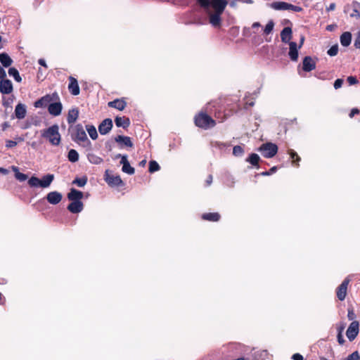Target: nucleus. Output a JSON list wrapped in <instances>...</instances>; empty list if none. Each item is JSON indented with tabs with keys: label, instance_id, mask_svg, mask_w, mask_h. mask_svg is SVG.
I'll return each instance as SVG.
<instances>
[{
	"label": "nucleus",
	"instance_id": "nucleus-24",
	"mask_svg": "<svg viewBox=\"0 0 360 360\" xmlns=\"http://www.w3.org/2000/svg\"><path fill=\"white\" fill-rule=\"evenodd\" d=\"M115 122L117 127L123 128H127L130 124L129 119L125 117H117Z\"/></svg>",
	"mask_w": 360,
	"mask_h": 360
},
{
	"label": "nucleus",
	"instance_id": "nucleus-14",
	"mask_svg": "<svg viewBox=\"0 0 360 360\" xmlns=\"http://www.w3.org/2000/svg\"><path fill=\"white\" fill-rule=\"evenodd\" d=\"M62 195L58 191H52L47 194V201L52 205H56L59 203L62 200Z\"/></svg>",
	"mask_w": 360,
	"mask_h": 360
},
{
	"label": "nucleus",
	"instance_id": "nucleus-18",
	"mask_svg": "<svg viewBox=\"0 0 360 360\" xmlns=\"http://www.w3.org/2000/svg\"><path fill=\"white\" fill-rule=\"evenodd\" d=\"M69 79L70 84L68 86V89L70 91L74 96L78 95L79 94V87L77 79L72 77H70Z\"/></svg>",
	"mask_w": 360,
	"mask_h": 360
},
{
	"label": "nucleus",
	"instance_id": "nucleus-50",
	"mask_svg": "<svg viewBox=\"0 0 360 360\" xmlns=\"http://www.w3.org/2000/svg\"><path fill=\"white\" fill-rule=\"evenodd\" d=\"M350 16L352 18H355L356 19H360V13L357 9L354 8L350 14Z\"/></svg>",
	"mask_w": 360,
	"mask_h": 360
},
{
	"label": "nucleus",
	"instance_id": "nucleus-1",
	"mask_svg": "<svg viewBox=\"0 0 360 360\" xmlns=\"http://www.w3.org/2000/svg\"><path fill=\"white\" fill-rule=\"evenodd\" d=\"M209 15L210 24L218 27L221 22V15L224 11L228 2L226 0H197Z\"/></svg>",
	"mask_w": 360,
	"mask_h": 360
},
{
	"label": "nucleus",
	"instance_id": "nucleus-34",
	"mask_svg": "<svg viewBox=\"0 0 360 360\" xmlns=\"http://www.w3.org/2000/svg\"><path fill=\"white\" fill-rule=\"evenodd\" d=\"M86 131L89 135V136L93 139L95 140L98 138V133L96 131V129L93 125H86Z\"/></svg>",
	"mask_w": 360,
	"mask_h": 360
},
{
	"label": "nucleus",
	"instance_id": "nucleus-28",
	"mask_svg": "<svg viewBox=\"0 0 360 360\" xmlns=\"http://www.w3.org/2000/svg\"><path fill=\"white\" fill-rule=\"evenodd\" d=\"M269 6L274 10H288V3L283 1H276L269 4Z\"/></svg>",
	"mask_w": 360,
	"mask_h": 360
},
{
	"label": "nucleus",
	"instance_id": "nucleus-64",
	"mask_svg": "<svg viewBox=\"0 0 360 360\" xmlns=\"http://www.w3.org/2000/svg\"><path fill=\"white\" fill-rule=\"evenodd\" d=\"M333 29V25H328L327 27H326V30H329V31H332Z\"/></svg>",
	"mask_w": 360,
	"mask_h": 360
},
{
	"label": "nucleus",
	"instance_id": "nucleus-61",
	"mask_svg": "<svg viewBox=\"0 0 360 360\" xmlns=\"http://www.w3.org/2000/svg\"><path fill=\"white\" fill-rule=\"evenodd\" d=\"M261 26L260 23L258 22H255L252 24V27L253 28H257V27H259Z\"/></svg>",
	"mask_w": 360,
	"mask_h": 360
},
{
	"label": "nucleus",
	"instance_id": "nucleus-62",
	"mask_svg": "<svg viewBox=\"0 0 360 360\" xmlns=\"http://www.w3.org/2000/svg\"><path fill=\"white\" fill-rule=\"evenodd\" d=\"M276 167H273L272 168L270 169V170L269 172H271V174L275 172L276 171Z\"/></svg>",
	"mask_w": 360,
	"mask_h": 360
},
{
	"label": "nucleus",
	"instance_id": "nucleus-37",
	"mask_svg": "<svg viewBox=\"0 0 360 360\" xmlns=\"http://www.w3.org/2000/svg\"><path fill=\"white\" fill-rule=\"evenodd\" d=\"M274 22L273 20H269L268 22V23L266 25L264 29V33L266 34V35H268L269 34L273 29H274Z\"/></svg>",
	"mask_w": 360,
	"mask_h": 360
},
{
	"label": "nucleus",
	"instance_id": "nucleus-25",
	"mask_svg": "<svg viewBox=\"0 0 360 360\" xmlns=\"http://www.w3.org/2000/svg\"><path fill=\"white\" fill-rule=\"evenodd\" d=\"M79 116V111L77 108H72L69 110L68 115V122L69 124H73L76 122Z\"/></svg>",
	"mask_w": 360,
	"mask_h": 360
},
{
	"label": "nucleus",
	"instance_id": "nucleus-12",
	"mask_svg": "<svg viewBox=\"0 0 360 360\" xmlns=\"http://www.w3.org/2000/svg\"><path fill=\"white\" fill-rule=\"evenodd\" d=\"M112 127V120L107 118L104 120L98 126V131L101 134H107Z\"/></svg>",
	"mask_w": 360,
	"mask_h": 360
},
{
	"label": "nucleus",
	"instance_id": "nucleus-49",
	"mask_svg": "<svg viewBox=\"0 0 360 360\" xmlns=\"http://www.w3.org/2000/svg\"><path fill=\"white\" fill-rule=\"evenodd\" d=\"M342 83H343V80L342 79H336L334 82V88L335 89L340 88L342 85Z\"/></svg>",
	"mask_w": 360,
	"mask_h": 360
},
{
	"label": "nucleus",
	"instance_id": "nucleus-3",
	"mask_svg": "<svg viewBox=\"0 0 360 360\" xmlns=\"http://www.w3.org/2000/svg\"><path fill=\"white\" fill-rule=\"evenodd\" d=\"M72 139L83 147L91 148V141L88 139L83 127L80 124L74 127Z\"/></svg>",
	"mask_w": 360,
	"mask_h": 360
},
{
	"label": "nucleus",
	"instance_id": "nucleus-53",
	"mask_svg": "<svg viewBox=\"0 0 360 360\" xmlns=\"http://www.w3.org/2000/svg\"><path fill=\"white\" fill-rule=\"evenodd\" d=\"M338 341L340 345H343L345 342V340L342 336V333H338Z\"/></svg>",
	"mask_w": 360,
	"mask_h": 360
},
{
	"label": "nucleus",
	"instance_id": "nucleus-57",
	"mask_svg": "<svg viewBox=\"0 0 360 360\" xmlns=\"http://www.w3.org/2000/svg\"><path fill=\"white\" fill-rule=\"evenodd\" d=\"M0 173H1L3 174H8V169H6L5 168L0 167Z\"/></svg>",
	"mask_w": 360,
	"mask_h": 360
},
{
	"label": "nucleus",
	"instance_id": "nucleus-58",
	"mask_svg": "<svg viewBox=\"0 0 360 360\" xmlns=\"http://www.w3.org/2000/svg\"><path fill=\"white\" fill-rule=\"evenodd\" d=\"M212 181V176L211 175H210V176L207 177V181H206V182H207V186H210V185L211 184Z\"/></svg>",
	"mask_w": 360,
	"mask_h": 360
},
{
	"label": "nucleus",
	"instance_id": "nucleus-23",
	"mask_svg": "<svg viewBox=\"0 0 360 360\" xmlns=\"http://www.w3.org/2000/svg\"><path fill=\"white\" fill-rule=\"evenodd\" d=\"M68 198L72 201H80L83 198V193L75 188H72L68 195Z\"/></svg>",
	"mask_w": 360,
	"mask_h": 360
},
{
	"label": "nucleus",
	"instance_id": "nucleus-10",
	"mask_svg": "<svg viewBox=\"0 0 360 360\" xmlns=\"http://www.w3.org/2000/svg\"><path fill=\"white\" fill-rule=\"evenodd\" d=\"M349 281H350L348 278H345L337 289V297L341 301L344 300L346 297L347 286Z\"/></svg>",
	"mask_w": 360,
	"mask_h": 360
},
{
	"label": "nucleus",
	"instance_id": "nucleus-5",
	"mask_svg": "<svg viewBox=\"0 0 360 360\" xmlns=\"http://www.w3.org/2000/svg\"><path fill=\"white\" fill-rule=\"evenodd\" d=\"M196 126L207 129L215 126V121L209 115L205 113H199L195 118Z\"/></svg>",
	"mask_w": 360,
	"mask_h": 360
},
{
	"label": "nucleus",
	"instance_id": "nucleus-54",
	"mask_svg": "<svg viewBox=\"0 0 360 360\" xmlns=\"http://www.w3.org/2000/svg\"><path fill=\"white\" fill-rule=\"evenodd\" d=\"M292 359L294 360H303V356L301 354L297 353L292 355Z\"/></svg>",
	"mask_w": 360,
	"mask_h": 360
},
{
	"label": "nucleus",
	"instance_id": "nucleus-31",
	"mask_svg": "<svg viewBox=\"0 0 360 360\" xmlns=\"http://www.w3.org/2000/svg\"><path fill=\"white\" fill-rule=\"evenodd\" d=\"M11 169L15 172V176L18 181H24L27 179V175L20 172L18 167L12 166Z\"/></svg>",
	"mask_w": 360,
	"mask_h": 360
},
{
	"label": "nucleus",
	"instance_id": "nucleus-9",
	"mask_svg": "<svg viewBox=\"0 0 360 360\" xmlns=\"http://www.w3.org/2000/svg\"><path fill=\"white\" fill-rule=\"evenodd\" d=\"M63 105L59 100L50 103L48 107L49 112L53 116H58L61 114Z\"/></svg>",
	"mask_w": 360,
	"mask_h": 360
},
{
	"label": "nucleus",
	"instance_id": "nucleus-44",
	"mask_svg": "<svg viewBox=\"0 0 360 360\" xmlns=\"http://www.w3.org/2000/svg\"><path fill=\"white\" fill-rule=\"evenodd\" d=\"M288 10H292L295 12H300L302 11V8L300 6H294L292 4H288Z\"/></svg>",
	"mask_w": 360,
	"mask_h": 360
},
{
	"label": "nucleus",
	"instance_id": "nucleus-33",
	"mask_svg": "<svg viewBox=\"0 0 360 360\" xmlns=\"http://www.w3.org/2000/svg\"><path fill=\"white\" fill-rule=\"evenodd\" d=\"M202 219L205 220L217 221L219 219L220 216L218 213H207L202 215Z\"/></svg>",
	"mask_w": 360,
	"mask_h": 360
},
{
	"label": "nucleus",
	"instance_id": "nucleus-48",
	"mask_svg": "<svg viewBox=\"0 0 360 360\" xmlns=\"http://www.w3.org/2000/svg\"><path fill=\"white\" fill-rule=\"evenodd\" d=\"M347 317H348L349 320H351V321H352L355 319L356 315L352 309H348Z\"/></svg>",
	"mask_w": 360,
	"mask_h": 360
},
{
	"label": "nucleus",
	"instance_id": "nucleus-43",
	"mask_svg": "<svg viewBox=\"0 0 360 360\" xmlns=\"http://www.w3.org/2000/svg\"><path fill=\"white\" fill-rule=\"evenodd\" d=\"M289 154L290 155V158L293 160V162H295V161H300V158L295 151H293L292 150H290Z\"/></svg>",
	"mask_w": 360,
	"mask_h": 360
},
{
	"label": "nucleus",
	"instance_id": "nucleus-36",
	"mask_svg": "<svg viewBox=\"0 0 360 360\" xmlns=\"http://www.w3.org/2000/svg\"><path fill=\"white\" fill-rule=\"evenodd\" d=\"M259 159V156L257 154L252 153L250 155L249 158L247 160V161L249 162L252 165L256 166L258 165Z\"/></svg>",
	"mask_w": 360,
	"mask_h": 360
},
{
	"label": "nucleus",
	"instance_id": "nucleus-2",
	"mask_svg": "<svg viewBox=\"0 0 360 360\" xmlns=\"http://www.w3.org/2000/svg\"><path fill=\"white\" fill-rule=\"evenodd\" d=\"M41 136L46 138L53 146H58L60 143V134L59 127L54 124L41 131Z\"/></svg>",
	"mask_w": 360,
	"mask_h": 360
},
{
	"label": "nucleus",
	"instance_id": "nucleus-16",
	"mask_svg": "<svg viewBox=\"0 0 360 360\" xmlns=\"http://www.w3.org/2000/svg\"><path fill=\"white\" fill-rule=\"evenodd\" d=\"M316 68L315 61L310 56H306L302 63V68L305 72H310Z\"/></svg>",
	"mask_w": 360,
	"mask_h": 360
},
{
	"label": "nucleus",
	"instance_id": "nucleus-41",
	"mask_svg": "<svg viewBox=\"0 0 360 360\" xmlns=\"http://www.w3.org/2000/svg\"><path fill=\"white\" fill-rule=\"evenodd\" d=\"M243 149L241 146H236L233 147V154L236 156H240L243 155Z\"/></svg>",
	"mask_w": 360,
	"mask_h": 360
},
{
	"label": "nucleus",
	"instance_id": "nucleus-32",
	"mask_svg": "<svg viewBox=\"0 0 360 360\" xmlns=\"http://www.w3.org/2000/svg\"><path fill=\"white\" fill-rule=\"evenodd\" d=\"M68 160L71 162H76L79 160V154L75 149H70L68 155Z\"/></svg>",
	"mask_w": 360,
	"mask_h": 360
},
{
	"label": "nucleus",
	"instance_id": "nucleus-35",
	"mask_svg": "<svg viewBox=\"0 0 360 360\" xmlns=\"http://www.w3.org/2000/svg\"><path fill=\"white\" fill-rule=\"evenodd\" d=\"M8 75L9 76L13 77L18 82H20L22 80L18 70L15 68H11L8 70Z\"/></svg>",
	"mask_w": 360,
	"mask_h": 360
},
{
	"label": "nucleus",
	"instance_id": "nucleus-51",
	"mask_svg": "<svg viewBox=\"0 0 360 360\" xmlns=\"http://www.w3.org/2000/svg\"><path fill=\"white\" fill-rule=\"evenodd\" d=\"M346 327V323L345 322H340L338 326V333H342L343 330H345Z\"/></svg>",
	"mask_w": 360,
	"mask_h": 360
},
{
	"label": "nucleus",
	"instance_id": "nucleus-22",
	"mask_svg": "<svg viewBox=\"0 0 360 360\" xmlns=\"http://www.w3.org/2000/svg\"><path fill=\"white\" fill-rule=\"evenodd\" d=\"M109 107L116 108L119 110H122L125 108L127 103L123 99H115L108 103Z\"/></svg>",
	"mask_w": 360,
	"mask_h": 360
},
{
	"label": "nucleus",
	"instance_id": "nucleus-63",
	"mask_svg": "<svg viewBox=\"0 0 360 360\" xmlns=\"http://www.w3.org/2000/svg\"><path fill=\"white\" fill-rule=\"evenodd\" d=\"M243 3H245V4H252L253 3V1L252 0H243Z\"/></svg>",
	"mask_w": 360,
	"mask_h": 360
},
{
	"label": "nucleus",
	"instance_id": "nucleus-60",
	"mask_svg": "<svg viewBox=\"0 0 360 360\" xmlns=\"http://www.w3.org/2000/svg\"><path fill=\"white\" fill-rule=\"evenodd\" d=\"M39 63L42 65V66H44V67H46V62L44 59H39Z\"/></svg>",
	"mask_w": 360,
	"mask_h": 360
},
{
	"label": "nucleus",
	"instance_id": "nucleus-59",
	"mask_svg": "<svg viewBox=\"0 0 360 360\" xmlns=\"http://www.w3.org/2000/svg\"><path fill=\"white\" fill-rule=\"evenodd\" d=\"M304 36H301L300 37V44H299V48H302L303 44H304Z\"/></svg>",
	"mask_w": 360,
	"mask_h": 360
},
{
	"label": "nucleus",
	"instance_id": "nucleus-20",
	"mask_svg": "<svg viewBox=\"0 0 360 360\" xmlns=\"http://www.w3.org/2000/svg\"><path fill=\"white\" fill-rule=\"evenodd\" d=\"M68 209L72 213H79L83 210V203L81 201H72Z\"/></svg>",
	"mask_w": 360,
	"mask_h": 360
},
{
	"label": "nucleus",
	"instance_id": "nucleus-40",
	"mask_svg": "<svg viewBox=\"0 0 360 360\" xmlns=\"http://www.w3.org/2000/svg\"><path fill=\"white\" fill-rule=\"evenodd\" d=\"M328 54L330 56H335L338 53V45L335 44L332 46L328 50Z\"/></svg>",
	"mask_w": 360,
	"mask_h": 360
},
{
	"label": "nucleus",
	"instance_id": "nucleus-30",
	"mask_svg": "<svg viewBox=\"0 0 360 360\" xmlns=\"http://www.w3.org/2000/svg\"><path fill=\"white\" fill-rule=\"evenodd\" d=\"M88 160L95 165H99L103 162V159L99 156L96 155L93 153H89L87 154Z\"/></svg>",
	"mask_w": 360,
	"mask_h": 360
},
{
	"label": "nucleus",
	"instance_id": "nucleus-21",
	"mask_svg": "<svg viewBox=\"0 0 360 360\" xmlns=\"http://www.w3.org/2000/svg\"><path fill=\"white\" fill-rule=\"evenodd\" d=\"M281 38L283 42L289 44L292 39V29L289 27L283 28L281 32Z\"/></svg>",
	"mask_w": 360,
	"mask_h": 360
},
{
	"label": "nucleus",
	"instance_id": "nucleus-47",
	"mask_svg": "<svg viewBox=\"0 0 360 360\" xmlns=\"http://www.w3.org/2000/svg\"><path fill=\"white\" fill-rule=\"evenodd\" d=\"M354 46L356 49H360V30L357 33L356 37L354 41Z\"/></svg>",
	"mask_w": 360,
	"mask_h": 360
},
{
	"label": "nucleus",
	"instance_id": "nucleus-17",
	"mask_svg": "<svg viewBox=\"0 0 360 360\" xmlns=\"http://www.w3.org/2000/svg\"><path fill=\"white\" fill-rule=\"evenodd\" d=\"M27 110L25 105L22 103H18L15 108V115L19 119L22 120L26 116Z\"/></svg>",
	"mask_w": 360,
	"mask_h": 360
},
{
	"label": "nucleus",
	"instance_id": "nucleus-55",
	"mask_svg": "<svg viewBox=\"0 0 360 360\" xmlns=\"http://www.w3.org/2000/svg\"><path fill=\"white\" fill-rule=\"evenodd\" d=\"M335 8V4L331 3L329 6L326 8L327 11H333Z\"/></svg>",
	"mask_w": 360,
	"mask_h": 360
},
{
	"label": "nucleus",
	"instance_id": "nucleus-46",
	"mask_svg": "<svg viewBox=\"0 0 360 360\" xmlns=\"http://www.w3.org/2000/svg\"><path fill=\"white\" fill-rule=\"evenodd\" d=\"M348 83L349 85H354L358 83V80L354 76H349L347 79Z\"/></svg>",
	"mask_w": 360,
	"mask_h": 360
},
{
	"label": "nucleus",
	"instance_id": "nucleus-42",
	"mask_svg": "<svg viewBox=\"0 0 360 360\" xmlns=\"http://www.w3.org/2000/svg\"><path fill=\"white\" fill-rule=\"evenodd\" d=\"M360 359V356L358 352H354L350 355H349L344 360H359Z\"/></svg>",
	"mask_w": 360,
	"mask_h": 360
},
{
	"label": "nucleus",
	"instance_id": "nucleus-8",
	"mask_svg": "<svg viewBox=\"0 0 360 360\" xmlns=\"http://www.w3.org/2000/svg\"><path fill=\"white\" fill-rule=\"evenodd\" d=\"M359 330V322L356 321H353L349 326V327L347 330V332H346V335H347V338L350 341L354 340L356 338V337L358 335Z\"/></svg>",
	"mask_w": 360,
	"mask_h": 360
},
{
	"label": "nucleus",
	"instance_id": "nucleus-27",
	"mask_svg": "<svg viewBox=\"0 0 360 360\" xmlns=\"http://www.w3.org/2000/svg\"><path fill=\"white\" fill-rule=\"evenodd\" d=\"M352 34L349 32H344L340 37V43L343 46H348L351 44Z\"/></svg>",
	"mask_w": 360,
	"mask_h": 360
},
{
	"label": "nucleus",
	"instance_id": "nucleus-4",
	"mask_svg": "<svg viewBox=\"0 0 360 360\" xmlns=\"http://www.w3.org/2000/svg\"><path fill=\"white\" fill-rule=\"evenodd\" d=\"M54 179L53 174H46L43 176L42 179H39L36 176H32L29 179L27 183L32 188H48Z\"/></svg>",
	"mask_w": 360,
	"mask_h": 360
},
{
	"label": "nucleus",
	"instance_id": "nucleus-52",
	"mask_svg": "<svg viewBox=\"0 0 360 360\" xmlns=\"http://www.w3.org/2000/svg\"><path fill=\"white\" fill-rule=\"evenodd\" d=\"M6 77V73L4 69L0 66V79L1 80L5 79Z\"/></svg>",
	"mask_w": 360,
	"mask_h": 360
},
{
	"label": "nucleus",
	"instance_id": "nucleus-6",
	"mask_svg": "<svg viewBox=\"0 0 360 360\" xmlns=\"http://www.w3.org/2000/svg\"><path fill=\"white\" fill-rule=\"evenodd\" d=\"M57 100H59V96L58 93L54 92L51 94H46L42 96L40 99L34 102V105L37 108L49 107L50 103Z\"/></svg>",
	"mask_w": 360,
	"mask_h": 360
},
{
	"label": "nucleus",
	"instance_id": "nucleus-38",
	"mask_svg": "<svg viewBox=\"0 0 360 360\" xmlns=\"http://www.w3.org/2000/svg\"><path fill=\"white\" fill-rule=\"evenodd\" d=\"M86 182L87 179L86 177L77 178L73 181V184H76L79 187H83L84 186L86 185Z\"/></svg>",
	"mask_w": 360,
	"mask_h": 360
},
{
	"label": "nucleus",
	"instance_id": "nucleus-45",
	"mask_svg": "<svg viewBox=\"0 0 360 360\" xmlns=\"http://www.w3.org/2000/svg\"><path fill=\"white\" fill-rule=\"evenodd\" d=\"M18 144L17 141H12V140H7L6 141V147L8 148H11L15 146H16Z\"/></svg>",
	"mask_w": 360,
	"mask_h": 360
},
{
	"label": "nucleus",
	"instance_id": "nucleus-56",
	"mask_svg": "<svg viewBox=\"0 0 360 360\" xmlns=\"http://www.w3.org/2000/svg\"><path fill=\"white\" fill-rule=\"evenodd\" d=\"M359 110L357 109H352L349 114L350 117H352L355 114H357Z\"/></svg>",
	"mask_w": 360,
	"mask_h": 360
},
{
	"label": "nucleus",
	"instance_id": "nucleus-26",
	"mask_svg": "<svg viewBox=\"0 0 360 360\" xmlns=\"http://www.w3.org/2000/svg\"><path fill=\"white\" fill-rule=\"evenodd\" d=\"M0 62L4 67L8 68L12 64L13 60L7 53H0Z\"/></svg>",
	"mask_w": 360,
	"mask_h": 360
},
{
	"label": "nucleus",
	"instance_id": "nucleus-39",
	"mask_svg": "<svg viewBox=\"0 0 360 360\" xmlns=\"http://www.w3.org/2000/svg\"><path fill=\"white\" fill-rule=\"evenodd\" d=\"M160 169V166L155 161H150L149 163V172H154Z\"/></svg>",
	"mask_w": 360,
	"mask_h": 360
},
{
	"label": "nucleus",
	"instance_id": "nucleus-7",
	"mask_svg": "<svg viewBox=\"0 0 360 360\" xmlns=\"http://www.w3.org/2000/svg\"><path fill=\"white\" fill-rule=\"evenodd\" d=\"M259 150L262 153L264 158H271L277 153L278 147L274 143H266L262 144L259 147Z\"/></svg>",
	"mask_w": 360,
	"mask_h": 360
},
{
	"label": "nucleus",
	"instance_id": "nucleus-13",
	"mask_svg": "<svg viewBox=\"0 0 360 360\" xmlns=\"http://www.w3.org/2000/svg\"><path fill=\"white\" fill-rule=\"evenodd\" d=\"M296 42H289V57L292 61H297L298 59V49H300Z\"/></svg>",
	"mask_w": 360,
	"mask_h": 360
},
{
	"label": "nucleus",
	"instance_id": "nucleus-15",
	"mask_svg": "<svg viewBox=\"0 0 360 360\" xmlns=\"http://www.w3.org/2000/svg\"><path fill=\"white\" fill-rule=\"evenodd\" d=\"M13 91L12 82L8 79L0 81V92L4 94H8Z\"/></svg>",
	"mask_w": 360,
	"mask_h": 360
},
{
	"label": "nucleus",
	"instance_id": "nucleus-29",
	"mask_svg": "<svg viewBox=\"0 0 360 360\" xmlns=\"http://www.w3.org/2000/svg\"><path fill=\"white\" fill-rule=\"evenodd\" d=\"M115 140L116 142L122 143L129 147H132V146H133L131 139L128 136H124L119 135L115 138Z\"/></svg>",
	"mask_w": 360,
	"mask_h": 360
},
{
	"label": "nucleus",
	"instance_id": "nucleus-11",
	"mask_svg": "<svg viewBox=\"0 0 360 360\" xmlns=\"http://www.w3.org/2000/svg\"><path fill=\"white\" fill-rule=\"evenodd\" d=\"M105 181L108 184V185L111 186H118L122 185V181L120 176L118 175H110L108 174V172H105Z\"/></svg>",
	"mask_w": 360,
	"mask_h": 360
},
{
	"label": "nucleus",
	"instance_id": "nucleus-19",
	"mask_svg": "<svg viewBox=\"0 0 360 360\" xmlns=\"http://www.w3.org/2000/svg\"><path fill=\"white\" fill-rule=\"evenodd\" d=\"M121 164H122V171L124 173L129 174H133L134 173V168L131 167L126 155L122 156V160L120 162Z\"/></svg>",
	"mask_w": 360,
	"mask_h": 360
}]
</instances>
